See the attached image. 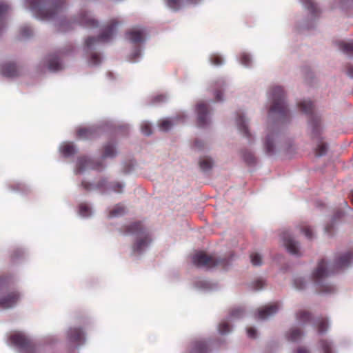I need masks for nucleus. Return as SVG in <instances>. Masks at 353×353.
Here are the masks:
<instances>
[{
  "label": "nucleus",
  "mask_w": 353,
  "mask_h": 353,
  "mask_svg": "<svg viewBox=\"0 0 353 353\" xmlns=\"http://www.w3.org/2000/svg\"><path fill=\"white\" fill-rule=\"evenodd\" d=\"M61 152L65 157H70L76 152V148L72 143H65L61 147Z\"/></svg>",
  "instance_id": "obj_30"
},
{
  "label": "nucleus",
  "mask_w": 353,
  "mask_h": 353,
  "mask_svg": "<svg viewBox=\"0 0 353 353\" xmlns=\"http://www.w3.org/2000/svg\"><path fill=\"white\" fill-rule=\"evenodd\" d=\"M230 326L226 321L221 322L219 325V331L222 334H227L230 332Z\"/></svg>",
  "instance_id": "obj_40"
},
{
  "label": "nucleus",
  "mask_w": 353,
  "mask_h": 353,
  "mask_svg": "<svg viewBox=\"0 0 353 353\" xmlns=\"http://www.w3.org/2000/svg\"><path fill=\"white\" fill-rule=\"evenodd\" d=\"M236 124L238 126V129L240 132L246 138L250 139L252 135L248 130V128L246 125L245 120L243 114L238 113L236 117Z\"/></svg>",
  "instance_id": "obj_20"
},
{
  "label": "nucleus",
  "mask_w": 353,
  "mask_h": 353,
  "mask_svg": "<svg viewBox=\"0 0 353 353\" xmlns=\"http://www.w3.org/2000/svg\"><path fill=\"white\" fill-rule=\"evenodd\" d=\"M103 168V164L99 161H94L92 159H88L85 157L79 158L77 161V172H81L86 169L101 170Z\"/></svg>",
  "instance_id": "obj_9"
},
{
  "label": "nucleus",
  "mask_w": 353,
  "mask_h": 353,
  "mask_svg": "<svg viewBox=\"0 0 353 353\" xmlns=\"http://www.w3.org/2000/svg\"><path fill=\"white\" fill-rule=\"evenodd\" d=\"M141 132L145 135H150L152 134V128L149 123H145L141 125Z\"/></svg>",
  "instance_id": "obj_47"
},
{
  "label": "nucleus",
  "mask_w": 353,
  "mask_h": 353,
  "mask_svg": "<svg viewBox=\"0 0 353 353\" xmlns=\"http://www.w3.org/2000/svg\"><path fill=\"white\" fill-rule=\"evenodd\" d=\"M212 160L208 157H204L199 161V167L204 172L210 170L212 168Z\"/></svg>",
  "instance_id": "obj_28"
},
{
  "label": "nucleus",
  "mask_w": 353,
  "mask_h": 353,
  "mask_svg": "<svg viewBox=\"0 0 353 353\" xmlns=\"http://www.w3.org/2000/svg\"><path fill=\"white\" fill-rule=\"evenodd\" d=\"M159 126L161 130L168 131L172 126V123L169 119H164L159 122Z\"/></svg>",
  "instance_id": "obj_39"
},
{
  "label": "nucleus",
  "mask_w": 353,
  "mask_h": 353,
  "mask_svg": "<svg viewBox=\"0 0 353 353\" xmlns=\"http://www.w3.org/2000/svg\"><path fill=\"white\" fill-rule=\"evenodd\" d=\"M210 61L212 65L219 66L223 63V59L219 54H212L210 57Z\"/></svg>",
  "instance_id": "obj_36"
},
{
  "label": "nucleus",
  "mask_w": 353,
  "mask_h": 353,
  "mask_svg": "<svg viewBox=\"0 0 353 353\" xmlns=\"http://www.w3.org/2000/svg\"><path fill=\"white\" fill-rule=\"evenodd\" d=\"M208 106L201 102L196 105L197 121L199 127H204L208 124L207 115L208 114Z\"/></svg>",
  "instance_id": "obj_15"
},
{
  "label": "nucleus",
  "mask_w": 353,
  "mask_h": 353,
  "mask_svg": "<svg viewBox=\"0 0 353 353\" xmlns=\"http://www.w3.org/2000/svg\"><path fill=\"white\" fill-rule=\"evenodd\" d=\"M146 36L145 30L143 28L135 27L126 32L127 39L133 43H141L145 41Z\"/></svg>",
  "instance_id": "obj_10"
},
{
  "label": "nucleus",
  "mask_w": 353,
  "mask_h": 353,
  "mask_svg": "<svg viewBox=\"0 0 353 353\" xmlns=\"http://www.w3.org/2000/svg\"><path fill=\"white\" fill-rule=\"evenodd\" d=\"M19 299L17 292H12L0 299V308L7 309L14 306Z\"/></svg>",
  "instance_id": "obj_16"
},
{
  "label": "nucleus",
  "mask_w": 353,
  "mask_h": 353,
  "mask_svg": "<svg viewBox=\"0 0 353 353\" xmlns=\"http://www.w3.org/2000/svg\"><path fill=\"white\" fill-rule=\"evenodd\" d=\"M1 74L7 77H16L18 74L17 65L13 63H6L1 67Z\"/></svg>",
  "instance_id": "obj_19"
},
{
  "label": "nucleus",
  "mask_w": 353,
  "mask_h": 353,
  "mask_svg": "<svg viewBox=\"0 0 353 353\" xmlns=\"http://www.w3.org/2000/svg\"><path fill=\"white\" fill-rule=\"evenodd\" d=\"M265 285V281L263 279H257L252 283L253 288L256 290H261Z\"/></svg>",
  "instance_id": "obj_49"
},
{
  "label": "nucleus",
  "mask_w": 353,
  "mask_h": 353,
  "mask_svg": "<svg viewBox=\"0 0 353 353\" xmlns=\"http://www.w3.org/2000/svg\"><path fill=\"white\" fill-rule=\"evenodd\" d=\"M294 285L297 290H302L305 288V283L301 278H298L294 281Z\"/></svg>",
  "instance_id": "obj_48"
},
{
  "label": "nucleus",
  "mask_w": 353,
  "mask_h": 353,
  "mask_svg": "<svg viewBox=\"0 0 353 353\" xmlns=\"http://www.w3.org/2000/svg\"><path fill=\"white\" fill-rule=\"evenodd\" d=\"M240 61L241 64H243L245 66H249L250 63L251 62V59L250 55L247 54H242L240 57Z\"/></svg>",
  "instance_id": "obj_44"
},
{
  "label": "nucleus",
  "mask_w": 353,
  "mask_h": 353,
  "mask_svg": "<svg viewBox=\"0 0 353 353\" xmlns=\"http://www.w3.org/2000/svg\"><path fill=\"white\" fill-rule=\"evenodd\" d=\"M78 23L84 27L94 28L98 26V21L93 19L90 13L83 12L80 14L78 19Z\"/></svg>",
  "instance_id": "obj_17"
},
{
  "label": "nucleus",
  "mask_w": 353,
  "mask_h": 353,
  "mask_svg": "<svg viewBox=\"0 0 353 353\" xmlns=\"http://www.w3.org/2000/svg\"><path fill=\"white\" fill-rule=\"evenodd\" d=\"M10 341L18 347L22 353H37L34 343L22 333L17 332L11 334Z\"/></svg>",
  "instance_id": "obj_8"
},
{
  "label": "nucleus",
  "mask_w": 353,
  "mask_h": 353,
  "mask_svg": "<svg viewBox=\"0 0 353 353\" xmlns=\"http://www.w3.org/2000/svg\"><path fill=\"white\" fill-rule=\"evenodd\" d=\"M320 345L323 350V353H332V344L327 340H321Z\"/></svg>",
  "instance_id": "obj_37"
},
{
  "label": "nucleus",
  "mask_w": 353,
  "mask_h": 353,
  "mask_svg": "<svg viewBox=\"0 0 353 353\" xmlns=\"http://www.w3.org/2000/svg\"><path fill=\"white\" fill-rule=\"evenodd\" d=\"M279 133L278 131L274 132L272 130H269L268 134L266 135L265 141H264V148L265 150V152L271 155L274 153V141L279 139Z\"/></svg>",
  "instance_id": "obj_14"
},
{
  "label": "nucleus",
  "mask_w": 353,
  "mask_h": 353,
  "mask_svg": "<svg viewBox=\"0 0 353 353\" xmlns=\"http://www.w3.org/2000/svg\"><path fill=\"white\" fill-rule=\"evenodd\" d=\"M339 49L348 54H353V42L341 41L339 43Z\"/></svg>",
  "instance_id": "obj_31"
},
{
  "label": "nucleus",
  "mask_w": 353,
  "mask_h": 353,
  "mask_svg": "<svg viewBox=\"0 0 353 353\" xmlns=\"http://www.w3.org/2000/svg\"><path fill=\"white\" fill-rule=\"evenodd\" d=\"M352 259L353 252L349 251L337 257L334 263L329 267H327V263L323 259L320 261L316 270L312 273L313 281L315 284L319 285V291L332 292L334 290V287L328 284L321 285V281L325 277L339 272L340 270L348 267L351 264Z\"/></svg>",
  "instance_id": "obj_1"
},
{
  "label": "nucleus",
  "mask_w": 353,
  "mask_h": 353,
  "mask_svg": "<svg viewBox=\"0 0 353 353\" xmlns=\"http://www.w3.org/2000/svg\"><path fill=\"white\" fill-rule=\"evenodd\" d=\"M208 349L205 341H196L191 353H208Z\"/></svg>",
  "instance_id": "obj_26"
},
{
  "label": "nucleus",
  "mask_w": 353,
  "mask_h": 353,
  "mask_svg": "<svg viewBox=\"0 0 353 353\" xmlns=\"http://www.w3.org/2000/svg\"><path fill=\"white\" fill-rule=\"evenodd\" d=\"M99 129L95 126L81 127L77 130V137L79 139H92L99 135Z\"/></svg>",
  "instance_id": "obj_12"
},
{
  "label": "nucleus",
  "mask_w": 353,
  "mask_h": 353,
  "mask_svg": "<svg viewBox=\"0 0 353 353\" xmlns=\"http://www.w3.org/2000/svg\"><path fill=\"white\" fill-rule=\"evenodd\" d=\"M124 233L137 236L132 249L134 252H140L151 242L150 236L141 222H134L123 227Z\"/></svg>",
  "instance_id": "obj_5"
},
{
  "label": "nucleus",
  "mask_w": 353,
  "mask_h": 353,
  "mask_svg": "<svg viewBox=\"0 0 353 353\" xmlns=\"http://www.w3.org/2000/svg\"><path fill=\"white\" fill-rule=\"evenodd\" d=\"M185 4H197L200 0H184Z\"/></svg>",
  "instance_id": "obj_57"
},
{
  "label": "nucleus",
  "mask_w": 353,
  "mask_h": 353,
  "mask_svg": "<svg viewBox=\"0 0 353 353\" xmlns=\"http://www.w3.org/2000/svg\"><path fill=\"white\" fill-rule=\"evenodd\" d=\"M116 154V151L114 145L112 143H108L104 146V151L103 154V157L104 158L106 157H113Z\"/></svg>",
  "instance_id": "obj_33"
},
{
  "label": "nucleus",
  "mask_w": 353,
  "mask_h": 353,
  "mask_svg": "<svg viewBox=\"0 0 353 353\" xmlns=\"http://www.w3.org/2000/svg\"><path fill=\"white\" fill-rule=\"evenodd\" d=\"M125 213V208L121 204L116 205L112 209L110 210L108 216L116 217L123 215Z\"/></svg>",
  "instance_id": "obj_25"
},
{
  "label": "nucleus",
  "mask_w": 353,
  "mask_h": 353,
  "mask_svg": "<svg viewBox=\"0 0 353 353\" xmlns=\"http://www.w3.org/2000/svg\"><path fill=\"white\" fill-rule=\"evenodd\" d=\"M20 34L23 37H29L32 34V30L28 26H23L20 30Z\"/></svg>",
  "instance_id": "obj_43"
},
{
  "label": "nucleus",
  "mask_w": 353,
  "mask_h": 353,
  "mask_svg": "<svg viewBox=\"0 0 353 353\" xmlns=\"http://www.w3.org/2000/svg\"><path fill=\"white\" fill-rule=\"evenodd\" d=\"M101 63V57L98 53L94 52L90 57V63L92 65H98Z\"/></svg>",
  "instance_id": "obj_46"
},
{
  "label": "nucleus",
  "mask_w": 353,
  "mask_h": 353,
  "mask_svg": "<svg viewBox=\"0 0 353 353\" xmlns=\"http://www.w3.org/2000/svg\"><path fill=\"white\" fill-rule=\"evenodd\" d=\"M299 108L305 114L310 117V125L312 127V138L316 139L318 142L316 148V155L321 157L325 154L327 146V144L322 141L320 137L321 125L320 119L314 114V105L312 101L304 100L298 103Z\"/></svg>",
  "instance_id": "obj_3"
},
{
  "label": "nucleus",
  "mask_w": 353,
  "mask_h": 353,
  "mask_svg": "<svg viewBox=\"0 0 353 353\" xmlns=\"http://www.w3.org/2000/svg\"><path fill=\"white\" fill-rule=\"evenodd\" d=\"M296 318L299 323L305 324L310 321L312 314L310 312L306 310H300L296 314Z\"/></svg>",
  "instance_id": "obj_22"
},
{
  "label": "nucleus",
  "mask_w": 353,
  "mask_h": 353,
  "mask_svg": "<svg viewBox=\"0 0 353 353\" xmlns=\"http://www.w3.org/2000/svg\"><path fill=\"white\" fill-rule=\"evenodd\" d=\"M10 278L7 276L0 277V288L8 285Z\"/></svg>",
  "instance_id": "obj_50"
},
{
  "label": "nucleus",
  "mask_w": 353,
  "mask_h": 353,
  "mask_svg": "<svg viewBox=\"0 0 353 353\" xmlns=\"http://www.w3.org/2000/svg\"><path fill=\"white\" fill-rule=\"evenodd\" d=\"M303 335V331L299 328H292L287 334V338L289 341H296Z\"/></svg>",
  "instance_id": "obj_24"
},
{
  "label": "nucleus",
  "mask_w": 353,
  "mask_h": 353,
  "mask_svg": "<svg viewBox=\"0 0 353 353\" xmlns=\"http://www.w3.org/2000/svg\"><path fill=\"white\" fill-rule=\"evenodd\" d=\"M281 238L283 241L284 245L290 254L296 256L300 255L298 242L296 241L288 232H283L281 234Z\"/></svg>",
  "instance_id": "obj_11"
},
{
  "label": "nucleus",
  "mask_w": 353,
  "mask_h": 353,
  "mask_svg": "<svg viewBox=\"0 0 353 353\" xmlns=\"http://www.w3.org/2000/svg\"><path fill=\"white\" fill-rule=\"evenodd\" d=\"M248 336L250 338L254 339L256 336V330L254 327H248L247 329Z\"/></svg>",
  "instance_id": "obj_51"
},
{
  "label": "nucleus",
  "mask_w": 353,
  "mask_h": 353,
  "mask_svg": "<svg viewBox=\"0 0 353 353\" xmlns=\"http://www.w3.org/2000/svg\"><path fill=\"white\" fill-rule=\"evenodd\" d=\"M301 232L304 234V235L308 239H312L313 237L312 230L310 226L308 225L303 223L300 225Z\"/></svg>",
  "instance_id": "obj_35"
},
{
  "label": "nucleus",
  "mask_w": 353,
  "mask_h": 353,
  "mask_svg": "<svg viewBox=\"0 0 353 353\" xmlns=\"http://www.w3.org/2000/svg\"><path fill=\"white\" fill-rule=\"evenodd\" d=\"M165 100V97L163 94L157 95L154 97L153 102L154 103H159L163 102Z\"/></svg>",
  "instance_id": "obj_52"
},
{
  "label": "nucleus",
  "mask_w": 353,
  "mask_h": 353,
  "mask_svg": "<svg viewBox=\"0 0 353 353\" xmlns=\"http://www.w3.org/2000/svg\"><path fill=\"white\" fill-rule=\"evenodd\" d=\"M303 4H304L305 8L308 11H310L312 15L316 16L319 13V10L318 6H317L316 3H314L313 1L305 0L303 1Z\"/></svg>",
  "instance_id": "obj_27"
},
{
  "label": "nucleus",
  "mask_w": 353,
  "mask_h": 353,
  "mask_svg": "<svg viewBox=\"0 0 353 353\" xmlns=\"http://www.w3.org/2000/svg\"><path fill=\"white\" fill-rule=\"evenodd\" d=\"M242 158L244 161L248 165H253L256 163V158L254 155L248 150H244L241 152Z\"/></svg>",
  "instance_id": "obj_32"
},
{
  "label": "nucleus",
  "mask_w": 353,
  "mask_h": 353,
  "mask_svg": "<svg viewBox=\"0 0 353 353\" xmlns=\"http://www.w3.org/2000/svg\"><path fill=\"white\" fill-rule=\"evenodd\" d=\"M328 328L327 320L325 318H319L316 321V329L319 334L325 333Z\"/></svg>",
  "instance_id": "obj_29"
},
{
  "label": "nucleus",
  "mask_w": 353,
  "mask_h": 353,
  "mask_svg": "<svg viewBox=\"0 0 353 353\" xmlns=\"http://www.w3.org/2000/svg\"><path fill=\"white\" fill-rule=\"evenodd\" d=\"M194 146L199 149H201L203 147V143L201 141H195Z\"/></svg>",
  "instance_id": "obj_58"
},
{
  "label": "nucleus",
  "mask_w": 353,
  "mask_h": 353,
  "mask_svg": "<svg viewBox=\"0 0 353 353\" xmlns=\"http://www.w3.org/2000/svg\"><path fill=\"white\" fill-rule=\"evenodd\" d=\"M29 8L42 19H51L65 8V0H27Z\"/></svg>",
  "instance_id": "obj_2"
},
{
  "label": "nucleus",
  "mask_w": 353,
  "mask_h": 353,
  "mask_svg": "<svg viewBox=\"0 0 353 353\" xmlns=\"http://www.w3.org/2000/svg\"><path fill=\"white\" fill-rule=\"evenodd\" d=\"M296 353H309V351L303 347H300L297 349Z\"/></svg>",
  "instance_id": "obj_56"
},
{
  "label": "nucleus",
  "mask_w": 353,
  "mask_h": 353,
  "mask_svg": "<svg viewBox=\"0 0 353 353\" xmlns=\"http://www.w3.org/2000/svg\"><path fill=\"white\" fill-rule=\"evenodd\" d=\"M68 337L72 342L81 343L84 341V333L79 327L70 328L68 331Z\"/></svg>",
  "instance_id": "obj_18"
},
{
  "label": "nucleus",
  "mask_w": 353,
  "mask_h": 353,
  "mask_svg": "<svg viewBox=\"0 0 353 353\" xmlns=\"http://www.w3.org/2000/svg\"><path fill=\"white\" fill-rule=\"evenodd\" d=\"M341 216H343V212L341 210H339L336 212L334 215V219H339Z\"/></svg>",
  "instance_id": "obj_59"
},
{
  "label": "nucleus",
  "mask_w": 353,
  "mask_h": 353,
  "mask_svg": "<svg viewBox=\"0 0 353 353\" xmlns=\"http://www.w3.org/2000/svg\"><path fill=\"white\" fill-rule=\"evenodd\" d=\"M351 201L353 203V191L352 192V194H351Z\"/></svg>",
  "instance_id": "obj_61"
},
{
  "label": "nucleus",
  "mask_w": 353,
  "mask_h": 353,
  "mask_svg": "<svg viewBox=\"0 0 353 353\" xmlns=\"http://www.w3.org/2000/svg\"><path fill=\"white\" fill-rule=\"evenodd\" d=\"M48 68L50 70L56 72L61 70L62 65L59 61V58L57 54L51 55L49 59Z\"/></svg>",
  "instance_id": "obj_21"
},
{
  "label": "nucleus",
  "mask_w": 353,
  "mask_h": 353,
  "mask_svg": "<svg viewBox=\"0 0 353 353\" xmlns=\"http://www.w3.org/2000/svg\"><path fill=\"white\" fill-rule=\"evenodd\" d=\"M251 262L254 265H260L262 262L261 256L257 253H252L250 255Z\"/></svg>",
  "instance_id": "obj_41"
},
{
  "label": "nucleus",
  "mask_w": 353,
  "mask_h": 353,
  "mask_svg": "<svg viewBox=\"0 0 353 353\" xmlns=\"http://www.w3.org/2000/svg\"><path fill=\"white\" fill-rule=\"evenodd\" d=\"M119 22L117 19H112L109 24L104 28L103 32L97 37H88L85 40V46L88 49L91 48L94 45L100 42L108 41L114 34Z\"/></svg>",
  "instance_id": "obj_7"
},
{
  "label": "nucleus",
  "mask_w": 353,
  "mask_h": 353,
  "mask_svg": "<svg viewBox=\"0 0 353 353\" xmlns=\"http://www.w3.org/2000/svg\"><path fill=\"white\" fill-rule=\"evenodd\" d=\"M8 9L7 4L0 1V30L4 26L3 18Z\"/></svg>",
  "instance_id": "obj_34"
},
{
  "label": "nucleus",
  "mask_w": 353,
  "mask_h": 353,
  "mask_svg": "<svg viewBox=\"0 0 353 353\" xmlns=\"http://www.w3.org/2000/svg\"><path fill=\"white\" fill-rule=\"evenodd\" d=\"M192 262L197 267L205 268L214 267L225 268L230 264L228 259L208 255L204 252H199L194 254L192 256Z\"/></svg>",
  "instance_id": "obj_6"
},
{
  "label": "nucleus",
  "mask_w": 353,
  "mask_h": 353,
  "mask_svg": "<svg viewBox=\"0 0 353 353\" xmlns=\"http://www.w3.org/2000/svg\"><path fill=\"white\" fill-rule=\"evenodd\" d=\"M123 185L120 182H113L110 184V188L115 192L121 193Z\"/></svg>",
  "instance_id": "obj_42"
},
{
  "label": "nucleus",
  "mask_w": 353,
  "mask_h": 353,
  "mask_svg": "<svg viewBox=\"0 0 353 353\" xmlns=\"http://www.w3.org/2000/svg\"><path fill=\"white\" fill-rule=\"evenodd\" d=\"M279 309L278 303H270L261 307L258 310L257 318L261 320L268 319L269 316L274 314Z\"/></svg>",
  "instance_id": "obj_13"
},
{
  "label": "nucleus",
  "mask_w": 353,
  "mask_h": 353,
  "mask_svg": "<svg viewBox=\"0 0 353 353\" xmlns=\"http://www.w3.org/2000/svg\"><path fill=\"white\" fill-rule=\"evenodd\" d=\"M332 227L330 225H327L325 228V232L330 233L331 232Z\"/></svg>",
  "instance_id": "obj_60"
},
{
  "label": "nucleus",
  "mask_w": 353,
  "mask_h": 353,
  "mask_svg": "<svg viewBox=\"0 0 353 353\" xmlns=\"http://www.w3.org/2000/svg\"><path fill=\"white\" fill-rule=\"evenodd\" d=\"M222 96H223V92L221 90H218L215 92V98H216V101H221Z\"/></svg>",
  "instance_id": "obj_54"
},
{
  "label": "nucleus",
  "mask_w": 353,
  "mask_h": 353,
  "mask_svg": "<svg viewBox=\"0 0 353 353\" xmlns=\"http://www.w3.org/2000/svg\"><path fill=\"white\" fill-rule=\"evenodd\" d=\"M271 98L272 104L269 110L270 117L275 114L278 119L285 121L290 118V112L285 103V93L283 88L276 86L272 88Z\"/></svg>",
  "instance_id": "obj_4"
},
{
  "label": "nucleus",
  "mask_w": 353,
  "mask_h": 353,
  "mask_svg": "<svg viewBox=\"0 0 353 353\" xmlns=\"http://www.w3.org/2000/svg\"><path fill=\"white\" fill-rule=\"evenodd\" d=\"M79 213L82 216H88L91 214V209L87 204L81 203L79 205Z\"/></svg>",
  "instance_id": "obj_38"
},
{
  "label": "nucleus",
  "mask_w": 353,
  "mask_h": 353,
  "mask_svg": "<svg viewBox=\"0 0 353 353\" xmlns=\"http://www.w3.org/2000/svg\"><path fill=\"white\" fill-rule=\"evenodd\" d=\"M244 313V310L241 307L233 309L230 312L231 317L238 318L241 317Z\"/></svg>",
  "instance_id": "obj_45"
},
{
  "label": "nucleus",
  "mask_w": 353,
  "mask_h": 353,
  "mask_svg": "<svg viewBox=\"0 0 353 353\" xmlns=\"http://www.w3.org/2000/svg\"><path fill=\"white\" fill-rule=\"evenodd\" d=\"M166 5L173 11H178L186 4L184 0H166Z\"/></svg>",
  "instance_id": "obj_23"
},
{
  "label": "nucleus",
  "mask_w": 353,
  "mask_h": 353,
  "mask_svg": "<svg viewBox=\"0 0 353 353\" xmlns=\"http://www.w3.org/2000/svg\"><path fill=\"white\" fill-rule=\"evenodd\" d=\"M347 74L353 78V65H350L347 67Z\"/></svg>",
  "instance_id": "obj_55"
},
{
  "label": "nucleus",
  "mask_w": 353,
  "mask_h": 353,
  "mask_svg": "<svg viewBox=\"0 0 353 353\" xmlns=\"http://www.w3.org/2000/svg\"><path fill=\"white\" fill-rule=\"evenodd\" d=\"M81 186L85 190H90L91 189L92 184L87 181H82Z\"/></svg>",
  "instance_id": "obj_53"
}]
</instances>
